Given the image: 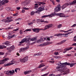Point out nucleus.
Returning a JSON list of instances; mask_svg holds the SVG:
<instances>
[{
	"label": "nucleus",
	"instance_id": "nucleus-55",
	"mask_svg": "<svg viewBox=\"0 0 76 76\" xmlns=\"http://www.w3.org/2000/svg\"><path fill=\"white\" fill-rule=\"evenodd\" d=\"M20 35H22L23 34V31H22V30H20Z\"/></svg>",
	"mask_w": 76,
	"mask_h": 76
},
{
	"label": "nucleus",
	"instance_id": "nucleus-13",
	"mask_svg": "<svg viewBox=\"0 0 76 76\" xmlns=\"http://www.w3.org/2000/svg\"><path fill=\"white\" fill-rule=\"evenodd\" d=\"M9 3V0H3L0 1V3L2 4V5H4L5 4Z\"/></svg>",
	"mask_w": 76,
	"mask_h": 76
},
{
	"label": "nucleus",
	"instance_id": "nucleus-45",
	"mask_svg": "<svg viewBox=\"0 0 76 76\" xmlns=\"http://www.w3.org/2000/svg\"><path fill=\"white\" fill-rule=\"evenodd\" d=\"M65 72L66 73V74L67 73H70V70L69 69H67L66 70H65Z\"/></svg>",
	"mask_w": 76,
	"mask_h": 76
},
{
	"label": "nucleus",
	"instance_id": "nucleus-19",
	"mask_svg": "<svg viewBox=\"0 0 76 76\" xmlns=\"http://www.w3.org/2000/svg\"><path fill=\"white\" fill-rule=\"evenodd\" d=\"M15 73V71L14 70H13L12 71H9V75L10 76H12V75H13Z\"/></svg>",
	"mask_w": 76,
	"mask_h": 76
},
{
	"label": "nucleus",
	"instance_id": "nucleus-24",
	"mask_svg": "<svg viewBox=\"0 0 76 76\" xmlns=\"http://www.w3.org/2000/svg\"><path fill=\"white\" fill-rule=\"evenodd\" d=\"M15 35L14 34H13V35H11V36H9L7 37V38L8 39H11V38H13L14 37H15Z\"/></svg>",
	"mask_w": 76,
	"mask_h": 76
},
{
	"label": "nucleus",
	"instance_id": "nucleus-32",
	"mask_svg": "<svg viewBox=\"0 0 76 76\" xmlns=\"http://www.w3.org/2000/svg\"><path fill=\"white\" fill-rule=\"evenodd\" d=\"M46 46V44L45 43L40 44L39 45V47H44V46Z\"/></svg>",
	"mask_w": 76,
	"mask_h": 76
},
{
	"label": "nucleus",
	"instance_id": "nucleus-48",
	"mask_svg": "<svg viewBox=\"0 0 76 76\" xmlns=\"http://www.w3.org/2000/svg\"><path fill=\"white\" fill-rule=\"evenodd\" d=\"M13 21V20L12 19L10 20H7V22H8V23H9L10 22H12Z\"/></svg>",
	"mask_w": 76,
	"mask_h": 76
},
{
	"label": "nucleus",
	"instance_id": "nucleus-36",
	"mask_svg": "<svg viewBox=\"0 0 76 76\" xmlns=\"http://www.w3.org/2000/svg\"><path fill=\"white\" fill-rule=\"evenodd\" d=\"M38 3L39 4V6H41V4H43V5L45 4V2H38Z\"/></svg>",
	"mask_w": 76,
	"mask_h": 76
},
{
	"label": "nucleus",
	"instance_id": "nucleus-56",
	"mask_svg": "<svg viewBox=\"0 0 76 76\" xmlns=\"http://www.w3.org/2000/svg\"><path fill=\"white\" fill-rule=\"evenodd\" d=\"M46 40L47 41H50V37H47V38Z\"/></svg>",
	"mask_w": 76,
	"mask_h": 76
},
{
	"label": "nucleus",
	"instance_id": "nucleus-31",
	"mask_svg": "<svg viewBox=\"0 0 76 76\" xmlns=\"http://www.w3.org/2000/svg\"><path fill=\"white\" fill-rule=\"evenodd\" d=\"M6 48V46L4 45H0V49H3V48Z\"/></svg>",
	"mask_w": 76,
	"mask_h": 76
},
{
	"label": "nucleus",
	"instance_id": "nucleus-58",
	"mask_svg": "<svg viewBox=\"0 0 76 76\" xmlns=\"http://www.w3.org/2000/svg\"><path fill=\"white\" fill-rule=\"evenodd\" d=\"M12 18V17H9L7 18V19L8 20H10V19H11Z\"/></svg>",
	"mask_w": 76,
	"mask_h": 76
},
{
	"label": "nucleus",
	"instance_id": "nucleus-59",
	"mask_svg": "<svg viewBox=\"0 0 76 76\" xmlns=\"http://www.w3.org/2000/svg\"><path fill=\"white\" fill-rule=\"evenodd\" d=\"M59 31L60 32H64L66 33V31H64L63 30H59Z\"/></svg>",
	"mask_w": 76,
	"mask_h": 76
},
{
	"label": "nucleus",
	"instance_id": "nucleus-14",
	"mask_svg": "<svg viewBox=\"0 0 76 76\" xmlns=\"http://www.w3.org/2000/svg\"><path fill=\"white\" fill-rule=\"evenodd\" d=\"M73 48L72 47L67 48L64 49V51L63 52L64 53H65L67 51H69L70 50H72Z\"/></svg>",
	"mask_w": 76,
	"mask_h": 76
},
{
	"label": "nucleus",
	"instance_id": "nucleus-29",
	"mask_svg": "<svg viewBox=\"0 0 76 76\" xmlns=\"http://www.w3.org/2000/svg\"><path fill=\"white\" fill-rule=\"evenodd\" d=\"M69 34V33H68L65 34H62V36L63 37H67Z\"/></svg>",
	"mask_w": 76,
	"mask_h": 76
},
{
	"label": "nucleus",
	"instance_id": "nucleus-7",
	"mask_svg": "<svg viewBox=\"0 0 76 76\" xmlns=\"http://www.w3.org/2000/svg\"><path fill=\"white\" fill-rule=\"evenodd\" d=\"M64 69H66L64 68V66L61 67V68H60V71H61V75H66V73L64 70Z\"/></svg>",
	"mask_w": 76,
	"mask_h": 76
},
{
	"label": "nucleus",
	"instance_id": "nucleus-63",
	"mask_svg": "<svg viewBox=\"0 0 76 76\" xmlns=\"http://www.w3.org/2000/svg\"><path fill=\"white\" fill-rule=\"evenodd\" d=\"M71 54H67L65 56H66V57H67V56L69 57L70 56H71Z\"/></svg>",
	"mask_w": 76,
	"mask_h": 76
},
{
	"label": "nucleus",
	"instance_id": "nucleus-26",
	"mask_svg": "<svg viewBox=\"0 0 76 76\" xmlns=\"http://www.w3.org/2000/svg\"><path fill=\"white\" fill-rule=\"evenodd\" d=\"M70 63H67V62H65L64 63V68H66V66H70Z\"/></svg>",
	"mask_w": 76,
	"mask_h": 76
},
{
	"label": "nucleus",
	"instance_id": "nucleus-39",
	"mask_svg": "<svg viewBox=\"0 0 76 76\" xmlns=\"http://www.w3.org/2000/svg\"><path fill=\"white\" fill-rule=\"evenodd\" d=\"M3 9V7L2 6V5L0 3V10H2Z\"/></svg>",
	"mask_w": 76,
	"mask_h": 76
},
{
	"label": "nucleus",
	"instance_id": "nucleus-53",
	"mask_svg": "<svg viewBox=\"0 0 76 76\" xmlns=\"http://www.w3.org/2000/svg\"><path fill=\"white\" fill-rule=\"evenodd\" d=\"M10 48H11L12 50H14V49H15V46H11Z\"/></svg>",
	"mask_w": 76,
	"mask_h": 76
},
{
	"label": "nucleus",
	"instance_id": "nucleus-42",
	"mask_svg": "<svg viewBox=\"0 0 76 76\" xmlns=\"http://www.w3.org/2000/svg\"><path fill=\"white\" fill-rule=\"evenodd\" d=\"M5 9L7 11H10L11 9V8L10 7H6Z\"/></svg>",
	"mask_w": 76,
	"mask_h": 76
},
{
	"label": "nucleus",
	"instance_id": "nucleus-37",
	"mask_svg": "<svg viewBox=\"0 0 76 76\" xmlns=\"http://www.w3.org/2000/svg\"><path fill=\"white\" fill-rule=\"evenodd\" d=\"M46 45H50V44H53V42H45Z\"/></svg>",
	"mask_w": 76,
	"mask_h": 76
},
{
	"label": "nucleus",
	"instance_id": "nucleus-54",
	"mask_svg": "<svg viewBox=\"0 0 76 76\" xmlns=\"http://www.w3.org/2000/svg\"><path fill=\"white\" fill-rule=\"evenodd\" d=\"M35 13V12H34V11H31V15H34V13Z\"/></svg>",
	"mask_w": 76,
	"mask_h": 76
},
{
	"label": "nucleus",
	"instance_id": "nucleus-30",
	"mask_svg": "<svg viewBox=\"0 0 76 76\" xmlns=\"http://www.w3.org/2000/svg\"><path fill=\"white\" fill-rule=\"evenodd\" d=\"M3 45H9V42L6 41V42H4L3 43Z\"/></svg>",
	"mask_w": 76,
	"mask_h": 76
},
{
	"label": "nucleus",
	"instance_id": "nucleus-35",
	"mask_svg": "<svg viewBox=\"0 0 76 76\" xmlns=\"http://www.w3.org/2000/svg\"><path fill=\"white\" fill-rule=\"evenodd\" d=\"M48 67V66H45V68L41 69V71L43 72V71H45V70H46V69H47Z\"/></svg>",
	"mask_w": 76,
	"mask_h": 76
},
{
	"label": "nucleus",
	"instance_id": "nucleus-50",
	"mask_svg": "<svg viewBox=\"0 0 76 76\" xmlns=\"http://www.w3.org/2000/svg\"><path fill=\"white\" fill-rule=\"evenodd\" d=\"M40 54H39V53H37L34 54L33 56V57H35V56H40Z\"/></svg>",
	"mask_w": 76,
	"mask_h": 76
},
{
	"label": "nucleus",
	"instance_id": "nucleus-5",
	"mask_svg": "<svg viewBox=\"0 0 76 76\" xmlns=\"http://www.w3.org/2000/svg\"><path fill=\"white\" fill-rule=\"evenodd\" d=\"M9 60V58H6L5 59L3 60H0V65H2V64H4L5 63V62L7 61L8 60Z\"/></svg>",
	"mask_w": 76,
	"mask_h": 76
},
{
	"label": "nucleus",
	"instance_id": "nucleus-34",
	"mask_svg": "<svg viewBox=\"0 0 76 76\" xmlns=\"http://www.w3.org/2000/svg\"><path fill=\"white\" fill-rule=\"evenodd\" d=\"M76 64V63H70L69 66H70V67H72L74 65H75Z\"/></svg>",
	"mask_w": 76,
	"mask_h": 76
},
{
	"label": "nucleus",
	"instance_id": "nucleus-15",
	"mask_svg": "<svg viewBox=\"0 0 76 76\" xmlns=\"http://www.w3.org/2000/svg\"><path fill=\"white\" fill-rule=\"evenodd\" d=\"M45 5H42L39 8V10H40V12H42L43 10H45Z\"/></svg>",
	"mask_w": 76,
	"mask_h": 76
},
{
	"label": "nucleus",
	"instance_id": "nucleus-25",
	"mask_svg": "<svg viewBox=\"0 0 76 76\" xmlns=\"http://www.w3.org/2000/svg\"><path fill=\"white\" fill-rule=\"evenodd\" d=\"M14 28V25H11L10 26L8 27L7 28H6L5 29L6 30H7L8 29H13V28Z\"/></svg>",
	"mask_w": 76,
	"mask_h": 76
},
{
	"label": "nucleus",
	"instance_id": "nucleus-40",
	"mask_svg": "<svg viewBox=\"0 0 76 76\" xmlns=\"http://www.w3.org/2000/svg\"><path fill=\"white\" fill-rule=\"evenodd\" d=\"M15 61L14 60H12L11 61V63H10V64H11V65H12V64H15Z\"/></svg>",
	"mask_w": 76,
	"mask_h": 76
},
{
	"label": "nucleus",
	"instance_id": "nucleus-51",
	"mask_svg": "<svg viewBox=\"0 0 76 76\" xmlns=\"http://www.w3.org/2000/svg\"><path fill=\"white\" fill-rule=\"evenodd\" d=\"M25 31H31V29H28L25 30V31H24V32H25Z\"/></svg>",
	"mask_w": 76,
	"mask_h": 76
},
{
	"label": "nucleus",
	"instance_id": "nucleus-61",
	"mask_svg": "<svg viewBox=\"0 0 76 76\" xmlns=\"http://www.w3.org/2000/svg\"><path fill=\"white\" fill-rule=\"evenodd\" d=\"M41 22H44V20L43 19H40Z\"/></svg>",
	"mask_w": 76,
	"mask_h": 76
},
{
	"label": "nucleus",
	"instance_id": "nucleus-27",
	"mask_svg": "<svg viewBox=\"0 0 76 76\" xmlns=\"http://www.w3.org/2000/svg\"><path fill=\"white\" fill-rule=\"evenodd\" d=\"M11 65V64H10V63H9L8 64H4V67H7L8 66H10Z\"/></svg>",
	"mask_w": 76,
	"mask_h": 76
},
{
	"label": "nucleus",
	"instance_id": "nucleus-33",
	"mask_svg": "<svg viewBox=\"0 0 76 76\" xmlns=\"http://www.w3.org/2000/svg\"><path fill=\"white\" fill-rule=\"evenodd\" d=\"M20 69L19 68H17L15 69V72L16 73H18L17 71H20Z\"/></svg>",
	"mask_w": 76,
	"mask_h": 76
},
{
	"label": "nucleus",
	"instance_id": "nucleus-2",
	"mask_svg": "<svg viewBox=\"0 0 76 76\" xmlns=\"http://www.w3.org/2000/svg\"><path fill=\"white\" fill-rule=\"evenodd\" d=\"M19 60L20 62L22 63H26V62H27L28 60V56H26L23 58H20Z\"/></svg>",
	"mask_w": 76,
	"mask_h": 76
},
{
	"label": "nucleus",
	"instance_id": "nucleus-3",
	"mask_svg": "<svg viewBox=\"0 0 76 76\" xmlns=\"http://www.w3.org/2000/svg\"><path fill=\"white\" fill-rule=\"evenodd\" d=\"M45 40H46V38L43 37H41L40 39H38L37 40V42L38 44H40L43 42Z\"/></svg>",
	"mask_w": 76,
	"mask_h": 76
},
{
	"label": "nucleus",
	"instance_id": "nucleus-64",
	"mask_svg": "<svg viewBox=\"0 0 76 76\" xmlns=\"http://www.w3.org/2000/svg\"><path fill=\"white\" fill-rule=\"evenodd\" d=\"M48 75V73L45 74L43 75H42L41 76H47Z\"/></svg>",
	"mask_w": 76,
	"mask_h": 76
},
{
	"label": "nucleus",
	"instance_id": "nucleus-4",
	"mask_svg": "<svg viewBox=\"0 0 76 76\" xmlns=\"http://www.w3.org/2000/svg\"><path fill=\"white\" fill-rule=\"evenodd\" d=\"M53 14H56V15H55V16L57 15L59 16L60 18H65V17H66V18H67V17H69V15L66 16L63 13H60L58 14L53 13Z\"/></svg>",
	"mask_w": 76,
	"mask_h": 76
},
{
	"label": "nucleus",
	"instance_id": "nucleus-17",
	"mask_svg": "<svg viewBox=\"0 0 76 76\" xmlns=\"http://www.w3.org/2000/svg\"><path fill=\"white\" fill-rule=\"evenodd\" d=\"M23 10H22L21 11V12L23 13H24L25 12V10H29V8H26V7H23Z\"/></svg>",
	"mask_w": 76,
	"mask_h": 76
},
{
	"label": "nucleus",
	"instance_id": "nucleus-11",
	"mask_svg": "<svg viewBox=\"0 0 76 76\" xmlns=\"http://www.w3.org/2000/svg\"><path fill=\"white\" fill-rule=\"evenodd\" d=\"M28 48H29V46H28L24 48H21L20 49L19 52V53H21V52H24L25 51L27 50V49H28Z\"/></svg>",
	"mask_w": 76,
	"mask_h": 76
},
{
	"label": "nucleus",
	"instance_id": "nucleus-21",
	"mask_svg": "<svg viewBox=\"0 0 76 76\" xmlns=\"http://www.w3.org/2000/svg\"><path fill=\"white\" fill-rule=\"evenodd\" d=\"M57 65H58V66H62L61 67H64V63H61V62L59 61L58 62V63H57L56 64Z\"/></svg>",
	"mask_w": 76,
	"mask_h": 76
},
{
	"label": "nucleus",
	"instance_id": "nucleus-57",
	"mask_svg": "<svg viewBox=\"0 0 76 76\" xmlns=\"http://www.w3.org/2000/svg\"><path fill=\"white\" fill-rule=\"evenodd\" d=\"M66 7H67V6H69V3H66L64 4Z\"/></svg>",
	"mask_w": 76,
	"mask_h": 76
},
{
	"label": "nucleus",
	"instance_id": "nucleus-46",
	"mask_svg": "<svg viewBox=\"0 0 76 76\" xmlns=\"http://www.w3.org/2000/svg\"><path fill=\"white\" fill-rule=\"evenodd\" d=\"M62 26V24H60L57 26V28H61Z\"/></svg>",
	"mask_w": 76,
	"mask_h": 76
},
{
	"label": "nucleus",
	"instance_id": "nucleus-44",
	"mask_svg": "<svg viewBox=\"0 0 76 76\" xmlns=\"http://www.w3.org/2000/svg\"><path fill=\"white\" fill-rule=\"evenodd\" d=\"M41 12V11H40V10H38L36 11L35 12L36 13H37L38 14H40V12Z\"/></svg>",
	"mask_w": 76,
	"mask_h": 76
},
{
	"label": "nucleus",
	"instance_id": "nucleus-47",
	"mask_svg": "<svg viewBox=\"0 0 76 76\" xmlns=\"http://www.w3.org/2000/svg\"><path fill=\"white\" fill-rule=\"evenodd\" d=\"M38 4H34V8L36 9V8H38Z\"/></svg>",
	"mask_w": 76,
	"mask_h": 76
},
{
	"label": "nucleus",
	"instance_id": "nucleus-1",
	"mask_svg": "<svg viewBox=\"0 0 76 76\" xmlns=\"http://www.w3.org/2000/svg\"><path fill=\"white\" fill-rule=\"evenodd\" d=\"M27 43V44H29V40H28V38L23 39L22 41L20 42L19 44L18 45V46H20V45H23L22 44L23 43Z\"/></svg>",
	"mask_w": 76,
	"mask_h": 76
},
{
	"label": "nucleus",
	"instance_id": "nucleus-38",
	"mask_svg": "<svg viewBox=\"0 0 76 76\" xmlns=\"http://www.w3.org/2000/svg\"><path fill=\"white\" fill-rule=\"evenodd\" d=\"M4 73L6 74L7 75H9V72L8 71H5L4 72Z\"/></svg>",
	"mask_w": 76,
	"mask_h": 76
},
{
	"label": "nucleus",
	"instance_id": "nucleus-41",
	"mask_svg": "<svg viewBox=\"0 0 76 76\" xmlns=\"http://www.w3.org/2000/svg\"><path fill=\"white\" fill-rule=\"evenodd\" d=\"M15 21H18V22H20V21H21V18H19L17 19H15Z\"/></svg>",
	"mask_w": 76,
	"mask_h": 76
},
{
	"label": "nucleus",
	"instance_id": "nucleus-49",
	"mask_svg": "<svg viewBox=\"0 0 76 76\" xmlns=\"http://www.w3.org/2000/svg\"><path fill=\"white\" fill-rule=\"evenodd\" d=\"M7 19H3L1 20L2 22H7Z\"/></svg>",
	"mask_w": 76,
	"mask_h": 76
},
{
	"label": "nucleus",
	"instance_id": "nucleus-28",
	"mask_svg": "<svg viewBox=\"0 0 76 76\" xmlns=\"http://www.w3.org/2000/svg\"><path fill=\"white\" fill-rule=\"evenodd\" d=\"M31 71H26L24 72V74L25 75H27L28 74H29L31 72Z\"/></svg>",
	"mask_w": 76,
	"mask_h": 76
},
{
	"label": "nucleus",
	"instance_id": "nucleus-18",
	"mask_svg": "<svg viewBox=\"0 0 76 76\" xmlns=\"http://www.w3.org/2000/svg\"><path fill=\"white\" fill-rule=\"evenodd\" d=\"M75 3H76V0H75L72 2H69V4L70 6H72L73 4H75Z\"/></svg>",
	"mask_w": 76,
	"mask_h": 76
},
{
	"label": "nucleus",
	"instance_id": "nucleus-22",
	"mask_svg": "<svg viewBox=\"0 0 76 76\" xmlns=\"http://www.w3.org/2000/svg\"><path fill=\"white\" fill-rule=\"evenodd\" d=\"M32 30L35 32L36 33H38L39 32V29H38V28H34L32 29Z\"/></svg>",
	"mask_w": 76,
	"mask_h": 76
},
{
	"label": "nucleus",
	"instance_id": "nucleus-12",
	"mask_svg": "<svg viewBox=\"0 0 76 76\" xmlns=\"http://www.w3.org/2000/svg\"><path fill=\"white\" fill-rule=\"evenodd\" d=\"M37 38L35 37H33L32 38L29 37L27 38V40H29V42L30 41H37Z\"/></svg>",
	"mask_w": 76,
	"mask_h": 76
},
{
	"label": "nucleus",
	"instance_id": "nucleus-62",
	"mask_svg": "<svg viewBox=\"0 0 76 76\" xmlns=\"http://www.w3.org/2000/svg\"><path fill=\"white\" fill-rule=\"evenodd\" d=\"M60 35H63V34L61 33L58 34V37H59V36H60Z\"/></svg>",
	"mask_w": 76,
	"mask_h": 76
},
{
	"label": "nucleus",
	"instance_id": "nucleus-10",
	"mask_svg": "<svg viewBox=\"0 0 76 76\" xmlns=\"http://www.w3.org/2000/svg\"><path fill=\"white\" fill-rule=\"evenodd\" d=\"M29 0H26L22 2L21 4L23 6H25L29 4Z\"/></svg>",
	"mask_w": 76,
	"mask_h": 76
},
{
	"label": "nucleus",
	"instance_id": "nucleus-20",
	"mask_svg": "<svg viewBox=\"0 0 76 76\" xmlns=\"http://www.w3.org/2000/svg\"><path fill=\"white\" fill-rule=\"evenodd\" d=\"M66 42V40H62L60 42L58 43H57V44H58V45H61V44H62L64 43V42Z\"/></svg>",
	"mask_w": 76,
	"mask_h": 76
},
{
	"label": "nucleus",
	"instance_id": "nucleus-16",
	"mask_svg": "<svg viewBox=\"0 0 76 76\" xmlns=\"http://www.w3.org/2000/svg\"><path fill=\"white\" fill-rule=\"evenodd\" d=\"M43 64H41L39 66L35 68L36 70H37V69H40L41 68V67H44L45 66V65H42Z\"/></svg>",
	"mask_w": 76,
	"mask_h": 76
},
{
	"label": "nucleus",
	"instance_id": "nucleus-23",
	"mask_svg": "<svg viewBox=\"0 0 76 76\" xmlns=\"http://www.w3.org/2000/svg\"><path fill=\"white\" fill-rule=\"evenodd\" d=\"M7 50L8 52H7V54H9L10 53L11 51H12V49H11V48H7Z\"/></svg>",
	"mask_w": 76,
	"mask_h": 76
},
{
	"label": "nucleus",
	"instance_id": "nucleus-43",
	"mask_svg": "<svg viewBox=\"0 0 76 76\" xmlns=\"http://www.w3.org/2000/svg\"><path fill=\"white\" fill-rule=\"evenodd\" d=\"M66 7V5L64 4L61 6V9L63 10V9H65Z\"/></svg>",
	"mask_w": 76,
	"mask_h": 76
},
{
	"label": "nucleus",
	"instance_id": "nucleus-8",
	"mask_svg": "<svg viewBox=\"0 0 76 76\" xmlns=\"http://www.w3.org/2000/svg\"><path fill=\"white\" fill-rule=\"evenodd\" d=\"M61 9V6L59 4L56 7L55 9L54 10L55 12H58L59 11H60Z\"/></svg>",
	"mask_w": 76,
	"mask_h": 76
},
{
	"label": "nucleus",
	"instance_id": "nucleus-60",
	"mask_svg": "<svg viewBox=\"0 0 76 76\" xmlns=\"http://www.w3.org/2000/svg\"><path fill=\"white\" fill-rule=\"evenodd\" d=\"M54 55H55L56 56L57 55H58V52H56L54 53Z\"/></svg>",
	"mask_w": 76,
	"mask_h": 76
},
{
	"label": "nucleus",
	"instance_id": "nucleus-6",
	"mask_svg": "<svg viewBox=\"0 0 76 76\" xmlns=\"http://www.w3.org/2000/svg\"><path fill=\"white\" fill-rule=\"evenodd\" d=\"M56 14H54V13H51L48 15H44L41 17L42 18H47V17H49V18H52L54 16H55Z\"/></svg>",
	"mask_w": 76,
	"mask_h": 76
},
{
	"label": "nucleus",
	"instance_id": "nucleus-52",
	"mask_svg": "<svg viewBox=\"0 0 76 76\" xmlns=\"http://www.w3.org/2000/svg\"><path fill=\"white\" fill-rule=\"evenodd\" d=\"M18 13H17L15 14H13V16H18Z\"/></svg>",
	"mask_w": 76,
	"mask_h": 76
},
{
	"label": "nucleus",
	"instance_id": "nucleus-9",
	"mask_svg": "<svg viewBox=\"0 0 76 76\" xmlns=\"http://www.w3.org/2000/svg\"><path fill=\"white\" fill-rule=\"evenodd\" d=\"M52 26L53 24H48L45 26V28H44V29H43V31H45V30H47V29H49V28H50Z\"/></svg>",
	"mask_w": 76,
	"mask_h": 76
}]
</instances>
